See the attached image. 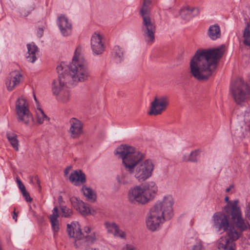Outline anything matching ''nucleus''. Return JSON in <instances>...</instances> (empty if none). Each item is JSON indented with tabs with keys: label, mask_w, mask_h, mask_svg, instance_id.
Here are the masks:
<instances>
[{
	"label": "nucleus",
	"mask_w": 250,
	"mask_h": 250,
	"mask_svg": "<svg viewBox=\"0 0 250 250\" xmlns=\"http://www.w3.org/2000/svg\"><path fill=\"white\" fill-rule=\"evenodd\" d=\"M67 227L69 236L75 239V246L78 248L79 245L77 243V240L82 239L83 237L79 224L78 223H73L67 224Z\"/></svg>",
	"instance_id": "13"
},
{
	"label": "nucleus",
	"mask_w": 250,
	"mask_h": 250,
	"mask_svg": "<svg viewBox=\"0 0 250 250\" xmlns=\"http://www.w3.org/2000/svg\"><path fill=\"white\" fill-rule=\"evenodd\" d=\"M23 196L25 198L26 201L28 202H31L32 199L30 197L29 193L27 191L26 189L21 191Z\"/></svg>",
	"instance_id": "34"
},
{
	"label": "nucleus",
	"mask_w": 250,
	"mask_h": 250,
	"mask_svg": "<svg viewBox=\"0 0 250 250\" xmlns=\"http://www.w3.org/2000/svg\"><path fill=\"white\" fill-rule=\"evenodd\" d=\"M38 36L40 38L42 37L43 33V29L42 28H39L38 31Z\"/></svg>",
	"instance_id": "42"
},
{
	"label": "nucleus",
	"mask_w": 250,
	"mask_h": 250,
	"mask_svg": "<svg viewBox=\"0 0 250 250\" xmlns=\"http://www.w3.org/2000/svg\"><path fill=\"white\" fill-rule=\"evenodd\" d=\"M250 89L247 83L241 78L233 81L230 86L231 95L235 102L238 104L245 101Z\"/></svg>",
	"instance_id": "7"
},
{
	"label": "nucleus",
	"mask_w": 250,
	"mask_h": 250,
	"mask_svg": "<svg viewBox=\"0 0 250 250\" xmlns=\"http://www.w3.org/2000/svg\"><path fill=\"white\" fill-rule=\"evenodd\" d=\"M69 74L61 73L58 78L54 81L52 92L58 95L63 91L65 86L73 82H84L88 80L89 73L82 55V48L77 47L75 50L72 62L69 65Z\"/></svg>",
	"instance_id": "3"
},
{
	"label": "nucleus",
	"mask_w": 250,
	"mask_h": 250,
	"mask_svg": "<svg viewBox=\"0 0 250 250\" xmlns=\"http://www.w3.org/2000/svg\"><path fill=\"white\" fill-rule=\"evenodd\" d=\"M82 190L88 201L91 202H94L96 201V195L91 188L84 186Z\"/></svg>",
	"instance_id": "23"
},
{
	"label": "nucleus",
	"mask_w": 250,
	"mask_h": 250,
	"mask_svg": "<svg viewBox=\"0 0 250 250\" xmlns=\"http://www.w3.org/2000/svg\"><path fill=\"white\" fill-rule=\"evenodd\" d=\"M59 217H49L52 228L54 232H58L59 230Z\"/></svg>",
	"instance_id": "31"
},
{
	"label": "nucleus",
	"mask_w": 250,
	"mask_h": 250,
	"mask_svg": "<svg viewBox=\"0 0 250 250\" xmlns=\"http://www.w3.org/2000/svg\"><path fill=\"white\" fill-rule=\"evenodd\" d=\"M16 112L19 122L26 125H32L34 122L32 114L29 109V104L26 100L21 97L16 102Z\"/></svg>",
	"instance_id": "6"
},
{
	"label": "nucleus",
	"mask_w": 250,
	"mask_h": 250,
	"mask_svg": "<svg viewBox=\"0 0 250 250\" xmlns=\"http://www.w3.org/2000/svg\"><path fill=\"white\" fill-rule=\"evenodd\" d=\"M199 152L198 150H195L194 151H192L190 153L188 161L190 162H196V157L198 155Z\"/></svg>",
	"instance_id": "33"
},
{
	"label": "nucleus",
	"mask_w": 250,
	"mask_h": 250,
	"mask_svg": "<svg viewBox=\"0 0 250 250\" xmlns=\"http://www.w3.org/2000/svg\"><path fill=\"white\" fill-rule=\"evenodd\" d=\"M36 180H37V184H38V185H40V180L39 179V178H36ZM39 186H40V185H39ZM40 188H41V186H40Z\"/></svg>",
	"instance_id": "51"
},
{
	"label": "nucleus",
	"mask_w": 250,
	"mask_h": 250,
	"mask_svg": "<svg viewBox=\"0 0 250 250\" xmlns=\"http://www.w3.org/2000/svg\"><path fill=\"white\" fill-rule=\"evenodd\" d=\"M34 8L33 6H31L29 8V11H28L27 12H26L25 10L24 11H23L22 14L24 16H26L30 13L31 11H33L34 10Z\"/></svg>",
	"instance_id": "41"
},
{
	"label": "nucleus",
	"mask_w": 250,
	"mask_h": 250,
	"mask_svg": "<svg viewBox=\"0 0 250 250\" xmlns=\"http://www.w3.org/2000/svg\"><path fill=\"white\" fill-rule=\"evenodd\" d=\"M34 99H35V100L36 101H37V99H36V96H35V94L34 95Z\"/></svg>",
	"instance_id": "54"
},
{
	"label": "nucleus",
	"mask_w": 250,
	"mask_h": 250,
	"mask_svg": "<svg viewBox=\"0 0 250 250\" xmlns=\"http://www.w3.org/2000/svg\"><path fill=\"white\" fill-rule=\"evenodd\" d=\"M169 104L168 98L167 96L155 97L151 103L150 109L148 114L151 116H157L166 110Z\"/></svg>",
	"instance_id": "9"
},
{
	"label": "nucleus",
	"mask_w": 250,
	"mask_h": 250,
	"mask_svg": "<svg viewBox=\"0 0 250 250\" xmlns=\"http://www.w3.org/2000/svg\"><path fill=\"white\" fill-rule=\"evenodd\" d=\"M59 201L60 202H62V196H60V197H59Z\"/></svg>",
	"instance_id": "52"
},
{
	"label": "nucleus",
	"mask_w": 250,
	"mask_h": 250,
	"mask_svg": "<svg viewBox=\"0 0 250 250\" xmlns=\"http://www.w3.org/2000/svg\"><path fill=\"white\" fill-rule=\"evenodd\" d=\"M135 176L136 177V178H139L140 175H136Z\"/></svg>",
	"instance_id": "56"
},
{
	"label": "nucleus",
	"mask_w": 250,
	"mask_h": 250,
	"mask_svg": "<svg viewBox=\"0 0 250 250\" xmlns=\"http://www.w3.org/2000/svg\"><path fill=\"white\" fill-rule=\"evenodd\" d=\"M58 208L55 207L53 210V213L50 215V217H59Z\"/></svg>",
	"instance_id": "39"
},
{
	"label": "nucleus",
	"mask_w": 250,
	"mask_h": 250,
	"mask_svg": "<svg viewBox=\"0 0 250 250\" xmlns=\"http://www.w3.org/2000/svg\"><path fill=\"white\" fill-rule=\"evenodd\" d=\"M238 201L235 200L232 204L227 205L224 210L227 214L217 212L213 216V225L218 230L227 231L226 236L221 238H228L237 240L242 232L247 229V223L242 216Z\"/></svg>",
	"instance_id": "2"
},
{
	"label": "nucleus",
	"mask_w": 250,
	"mask_h": 250,
	"mask_svg": "<svg viewBox=\"0 0 250 250\" xmlns=\"http://www.w3.org/2000/svg\"><path fill=\"white\" fill-rule=\"evenodd\" d=\"M85 239L87 241L91 243H93L96 240V238L94 233L92 235L86 236Z\"/></svg>",
	"instance_id": "37"
},
{
	"label": "nucleus",
	"mask_w": 250,
	"mask_h": 250,
	"mask_svg": "<svg viewBox=\"0 0 250 250\" xmlns=\"http://www.w3.org/2000/svg\"><path fill=\"white\" fill-rule=\"evenodd\" d=\"M152 1L151 0H143L142 4V16L150 15Z\"/></svg>",
	"instance_id": "24"
},
{
	"label": "nucleus",
	"mask_w": 250,
	"mask_h": 250,
	"mask_svg": "<svg viewBox=\"0 0 250 250\" xmlns=\"http://www.w3.org/2000/svg\"><path fill=\"white\" fill-rule=\"evenodd\" d=\"M60 209L61 211V216L62 217L69 218L73 214V210L65 206H60Z\"/></svg>",
	"instance_id": "29"
},
{
	"label": "nucleus",
	"mask_w": 250,
	"mask_h": 250,
	"mask_svg": "<svg viewBox=\"0 0 250 250\" xmlns=\"http://www.w3.org/2000/svg\"><path fill=\"white\" fill-rule=\"evenodd\" d=\"M122 250H136V249L131 245L127 244L123 248Z\"/></svg>",
	"instance_id": "40"
},
{
	"label": "nucleus",
	"mask_w": 250,
	"mask_h": 250,
	"mask_svg": "<svg viewBox=\"0 0 250 250\" xmlns=\"http://www.w3.org/2000/svg\"><path fill=\"white\" fill-rule=\"evenodd\" d=\"M16 181L18 185L19 188H20L21 191L26 189L24 185L23 184V183L21 182L20 179L18 177L16 178Z\"/></svg>",
	"instance_id": "36"
},
{
	"label": "nucleus",
	"mask_w": 250,
	"mask_h": 250,
	"mask_svg": "<svg viewBox=\"0 0 250 250\" xmlns=\"http://www.w3.org/2000/svg\"><path fill=\"white\" fill-rule=\"evenodd\" d=\"M142 28L145 40L147 44H150L154 42L155 39L156 26L150 15L142 16Z\"/></svg>",
	"instance_id": "8"
},
{
	"label": "nucleus",
	"mask_w": 250,
	"mask_h": 250,
	"mask_svg": "<svg viewBox=\"0 0 250 250\" xmlns=\"http://www.w3.org/2000/svg\"><path fill=\"white\" fill-rule=\"evenodd\" d=\"M235 241L228 238H220L218 240V248L220 250H234Z\"/></svg>",
	"instance_id": "19"
},
{
	"label": "nucleus",
	"mask_w": 250,
	"mask_h": 250,
	"mask_svg": "<svg viewBox=\"0 0 250 250\" xmlns=\"http://www.w3.org/2000/svg\"><path fill=\"white\" fill-rule=\"evenodd\" d=\"M36 118L38 124L40 125L43 124L45 121H48L49 120V118L45 114L40 107H38L37 109Z\"/></svg>",
	"instance_id": "25"
},
{
	"label": "nucleus",
	"mask_w": 250,
	"mask_h": 250,
	"mask_svg": "<svg viewBox=\"0 0 250 250\" xmlns=\"http://www.w3.org/2000/svg\"><path fill=\"white\" fill-rule=\"evenodd\" d=\"M225 200L226 202L228 203V204L227 205H228V204H232V203H230L229 202V197L226 196L225 197ZM233 203V202L232 203V204Z\"/></svg>",
	"instance_id": "47"
},
{
	"label": "nucleus",
	"mask_w": 250,
	"mask_h": 250,
	"mask_svg": "<svg viewBox=\"0 0 250 250\" xmlns=\"http://www.w3.org/2000/svg\"><path fill=\"white\" fill-rule=\"evenodd\" d=\"M70 201L74 208L83 216H87L89 214H94L96 213L94 209H90L88 204L76 197H70Z\"/></svg>",
	"instance_id": "12"
},
{
	"label": "nucleus",
	"mask_w": 250,
	"mask_h": 250,
	"mask_svg": "<svg viewBox=\"0 0 250 250\" xmlns=\"http://www.w3.org/2000/svg\"><path fill=\"white\" fill-rule=\"evenodd\" d=\"M194 8H191L186 6L182 8L179 11V14L183 19H186L188 17L190 16L194 11Z\"/></svg>",
	"instance_id": "27"
},
{
	"label": "nucleus",
	"mask_w": 250,
	"mask_h": 250,
	"mask_svg": "<svg viewBox=\"0 0 250 250\" xmlns=\"http://www.w3.org/2000/svg\"><path fill=\"white\" fill-rule=\"evenodd\" d=\"M7 139L13 147L16 150H19V141L16 134L13 133L7 134Z\"/></svg>",
	"instance_id": "26"
},
{
	"label": "nucleus",
	"mask_w": 250,
	"mask_h": 250,
	"mask_svg": "<svg viewBox=\"0 0 250 250\" xmlns=\"http://www.w3.org/2000/svg\"><path fill=\"white\" fill-rule=\"evenodd\" d=\"M91 46L93 52L96 55L103 53L104 50L102 37L99 34L95 33L91 37Z\"/></svg>",
	"instance_id": "14"
},
{
	"label": "nucleus",
	"mask_w": 250,
	"mask_h": 250,
	"mask_svg": "<svg viewBox=\"0 0 250 250\" xmlns=\"http://www.w3.org/2000/svg\"><path fill=\"white\" fill-rule=\"evenodd\" d=\"M157 191V187L154 182L142 184V204H146L153 200Z\"/></svg>",
	"instance_id": "10"
},
{
	"label": "nucleus",
	"mask_w": 250,
	"mask_h": 250,
	"mask_svg": "<svg viewBox=\"0 0 250 250\" xmlns=\"http://www.w3.org/2000/svg\"><path fill=\"white\" fill-rule=\"evenodd\" d=\"M69 179L72 183H75L76 185L80 183L83 184L86 182L85 174L81 170H77L72 172L69 176Z\"/></svg>",
	"instance_id": "20"
},
{
	"label": "nucleus",
	"mask_w": 250,
	"mask_h": 250,
	"mask_svg": "<svg viewBox=\"0 0 250 250\" xmlns=\"http://www.w3.org/2000/svg\"><path fill=\"white\" fill-rule=\"evenodd\" d=\"M57 69L58 73H60L61 71H62L63 69V66L62 65L58 66L57 67Z\"/></svg>",
	"instance_id": "45"
},
{
	"label": "nucleus",
	"mask_w": 250,
	"mask_h": 250,
	"mask_svg": "<svg viewBox=\"0 0 250 250\" xmlns=\"http://www.w3.org/2000/svg\"><path fill=\"white\" fill-rule=\"evenodd\" d=\"M22 77L21 74L18 71H12L7 78L6 85L8 90H12L15 87L19 84Z\"/></svg>",
	"instance_id": "16"
},
{
	"label": "nucleus",
	"mask_w": 250,
	"mask_h": 250,
	"mask_svg": "<svg viewBox=\"0 0 250 250\" xmlns=\"http://www.w3.org/2000/svg\"><path fill=\"white\" fill-rule=\"evenodd\" d=\"M144 156L142 154V157H141L142 160L144 159Z\"/></svg>",
	"instance_id": "55"
},
{
	"label": "nucleus",
	"mask_w": 250,
	"mask_h": 250,
	"mask_svg": "<svg viewBox=\"0 0 250 250\" xmlns=\"http://www.w3.org/2000/svg\"><path fill=\"white\" fill-rule=\"evenodd\" d=\"M70 169V167H68L65 169V171H64L65 175H67L68 174Z\"/></svg>",
	"instance_id": "46"
},
{
	"label": "nucleus",
	"mask_w": 250,
	"mask_h": 250,
	"mask_svg": "<svg viewBox=\"0 0 250 250\" xmlns=\"http://www.w3.org/2000/svg\"><path fill=\"white\" fill-rule=\"evenodd\" d=\"M62 92L61 93V96L60 97V100L63 103H67L69 100V93L68 91L65 90V91H62Z\"/></svg>",
	"instance_id": "32"
},
{
	"label": "nucleus",
	"mask_w": 250,
	"mask_h": 250,
	"mask_svg": "<svg viewBox=\"0 0 250 250\" xmlns=\"http://www.w3.org/2000/svg\"><path fill=\"white\" fill-rule=\"evenodd\" d=\"M105 226L109 232L114 234L117 232L118 226L114 223L105 222Z\"/></svg>",
	"instance_id": "30"
},
{
	"label": "nucleus",
	"mask_w": 250,
	"mask_h": 250,
	"mask_svg": "<svg viewBox=\"0 0 250 250\" xmlns=\"http://www.w3.org/2000/svg\"><path fill=\"white\" fill-rule=\"evenodd\" d=\"M114 235L116 237H119L121 238H125V232L120 229L119 228L117 229V232L114 233Z\"/></svg>",
	"instance_id": "35"
},
{
	"label": "nucleus",
	"mask_w": 250,
	"mask_h": 250,
	"mask_svg": "<svg viewBox=\"0 0 250 250\" xmlns=\"http://www.w3.org/2000/svg\"><path fill=\"white\" fill-rule=\"evenodd\" d=\"M125 178V175H122L121 177L118 178V182L120 183L125 184L126 182H125L123 179Z\"/></svg>",
	"instance_id": "43"
},
{
	"label": "nucleus",
	"mask_w": 250,
	"mask_h": 250,
	"mask_svg": "<svg viewBox=\"0 0 250 250\" xmlns=\"http://www.w3.org/2000/svg\"><path fill=\"white\" fill-rule=\"evenodd\" d=\"M90 231H91V228L89 227H85L84 228V231L86 233H89L90 232Z\"/></svg>",
	"instance_id": "44"
},
{
	"label": "nucleus",
	"mask_w": 250,
	"mask_h": 250,
	"mask_svg": "<svg viewBox=\"0 0 250 250\" xmlns=\"http://www.w3.org/2000/svg\"><path fill=\"white\" fill-rule=\"evenodd\" d=\"M27 48L29 55L27 58L32 63H33L37 59L36 53L38 52V47L34 44H27Z\"/></svg>",
	"instance_id": "22"
},
{
	"label": "nucleus",
	"mask_w": 250,
	"mask_h": 250,
	"mask_svg": "<svg viewBox=\"0 0 250 250\" xmlns=\"http://www.w3.org/2000/svg\"><path fill=\"white\" fill-rule=\"evenodd\" d=\"M17 217H18V214H17V213H16V212L14 211V215H13V218H14V219H15V220H16V221L17 220Z\"/></svg>",
	"instance_id": "49"
},
{
	"label": "nucleus",
	"mask_w": 250,
	"mask_h": 250,
	"mask_svg": "<svg viewBox=\"0 0 250 250\" xmlns=\"http://www.w3.org/2000/svg\"><path fill=\"white\" fill-rule=\"evenodd\" d=\"M58 25L63 35L68 36L71 33L72 25L65 16L61 15L58 17Z\"/></svg>",
	"instance_id": "15"
},
{
	"label": "nucleus",
	"mask_w": 250,
	"mask_h": 250,
	"mask_svg": "<svg viewBox=\"0 0 250 250\" xmlns=\"http://www.w3.org/2000/svg\"><path fill=\"white\" fill-rule=\"evenodd\" d=\"M192 250H204V249L202 247L201 243L200 242H198L194 245Z\"/></svg>",
	"instance_id": "38"
},
{
	"label": "nucleus",
	"mask_w": 250,
	"mask_h": 250,
	"mask_svg": "<svg viewBox=\"0 0 250 250\" xmlns=\"http://www.w3.org/2000/svg\"><path fill=\"white\" fill-rule=\"evenodd\" d=\"M119 149L120 150L117 151L115 154L120 155L125 168L132 174L134 168L141 163L140 151L134 147L127 145L121 146Z\"/></svg>",
	"instance_id": "5"
},
{
	"label": "nucleus",
	"mask_w": 250,
	"mask_h": 250,
	"mask_svg": "<svg viewBox=\"0 0 250 250\" xmlns=\"http://www.w3.org/2000/svg\"><path fill=\"white\" fill-rule=\"evenodd\" d=\"M226 51L225 44L212 49L197 50L190 61L191 76L199 81L208 80L217 68Z\"/></svg>",
	"instance_id": "1"
},
{
	"label": "nucleus",
	"mask_w": 250,
	"mask_h": 250,
	"mask_svg": "<svg viewBox=\"0 0 250 250\" xmlns=\"http://www.w3.org/2000/svg\"><path fill=\"white\" fill-rule=\"evenodd\" d=\"M208 35L212 40L220 38L221 35L220 27L218 25L210 26L208 29Z\"/></svg>",
	"instance_id": "21"
},
{
	"label": "nucleus",
	"mask_w": 250,
	"mask_h": 250,
	"mask_svg": "<svg viewBox=\"0 0 250 250\" xmlns=\"http://www.w3.org/2000/svg\"><path fill=\"white\" fill-rule=\"evenodd\" d=\"M233 188V186L231 185L227 189H226V192H229L232 188Z\"/></svg>",
	"instance_id": "48"
},
{
	"label": "nucleus",
	"mask_w": 250,
	"mask_h": 250,
	"mask_svg": "<svg viewBox=\"0 0 250 250\" xmlns=\"http://www.w3.org/2000/svg\"><path fill=\"white\" fill-rule=\"evenodd\" d=\"M173 200L170 196H166L155 203L150 208L146 219L147 229L154 231L161 224L170 220L173 216Z\"/></svg>",
	"instance_id": "4"
},
{
	"label": "nucleus",
	"mask_w": 250,
	"mask_h": 250,
	"mask_svg": "<svg viewBox=\"0 0 250 250\" xmlns=\"http://www.w3.org/2000/svg\"><path fill=\"white\" fill-rule=\"evenodd\" d=\"M154 166L151 160L147 159L142 163V180H146L152 174Z\"/></svg>",
	"instance_id": "18"
},
{
	"label": "nucleus",
	"mask_w": 250,
	"mask_h": 250,
	"mask_svg": "<svg viewBox=\"0 0 250 250\" xmlns=\"http://www.w3.org/2000/svg\"><path fill=\"white\" fill-rule=\"evenodd\" d=\"M128 199L132 205L141 204V186H135L130 188L128 192Z\"/></svg>",
	"instance_id": "17"
},
{
	"label": "nucleus",
	"mask_w": 250,
	"mask_h": 250,
	"mask_svg": "<svg viewBox=\"0 0 250 250\" xmlns=\"http://www.w3.org/2000/svg\"><path fill=\"white\" fill-rule=\"evenodd\" d=\"M246 217H249L250 216V212L247 211V212L246 213Z\"/></svg>",
	"instance_id": "50"
},
{
	"label": "nucleus",
	"mask_w": 250,
	"mask_h": 250,
	"mask_svg": "<svg viewBox=\"0 0 250 250\" xmlns=\"http://www.w3.org/2000/svg\"><path fill=\"white\" fill-rule=\"evenodd\" d=\"M247 211L250 212V206L249 205L247 207Z\"/></svg>",
	"instance_id": "53"
},
{
	"label": "nucleus",
	"mask_w": 250,
	"mask_h": 250,
	"mask_svg": "<svg viewBox=\"0 0 250 250\" xmlns=\"http://www.w3.org/2000/svg\"><path fill=\"white\" fill-rule=\"evenodd\" d=\"M69 124L68 133L70 137L73 139H79L84 133L83 123L77 118H71Z\"/></svg>",
	"instance_id": "11"
},
{
	"label": "nucleus",
	"mask_w": 250,
	"mask_h": 250,
	"mask_svg": "<svg viewBox=\"0 0 250 250\" xmlns=\"http://www.w3.org/2000/svg\"><path fill=\"white\" fill-rule=\"evenodd\" d=\"M243 36L244 38L243 43L246 45L250 46V22H247V26L244 31Z\"/></svg>",
	"instance_id": "28"
}]
</instances>
